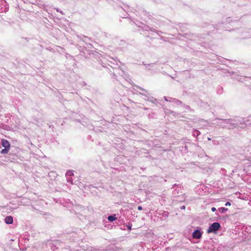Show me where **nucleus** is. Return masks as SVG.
I'll list each match as a JSON object with an SVG mask.
<instances>
[{
  "mask_svg": "<svg viewBox=\"0 0 251 251\" xmlns=\"http://www.w3.org/2000/svg\"><path fill=\"white\" fill-rule=\"evenodd\" d=\"M231 205V203L230 202H226V203H225V206H230Z\"/></svg>",
  "mask_w": 251,
  "mask_h": 251,
  "instance_id": "nucleus-15",
  "label": "nucleus"
},
{
  "mask_svg": "<svg viewBox=\"0 0 251 251\" xmlns=\"http://www.w3.org/2000/svg\"><path fill=\"white\" fill-rule=\"evenodd\" d=\"M4 221L7 224H11L13 221V218L11 216H7L5 217Z\"/></svg>",
  "mask_w": 251,
  "mask_h": 251,
  "instance_id": "nucleus-5",
  "label": "nucleus"
},
{
  "mask_svg": "<svg viewBox=\"0 0 251 251\" xmlns=\"http://www.w3.org/2000/svg\"><path fill=\"white\" fill-rule=\"evenodd\" d=\"M148 28H149V29L152 32H156L157 34L159 35V32L160 31H158L157 30H156V29L153 28H151V27H147Z\"/></svg>",
  "mask_w": 251,
  "mask_h": 251,
  "instance_id": "nucleus-13",
  "label": "nucleus"
},
{
  "mask_svg": "<svg viewBox=\"0 0 251 251\" xmlns=\"http://www.w3.org/2000/svg\"><path fill=\"white\" fill-rule=\"evenodd\" d=\"M170 100H169L170 102L175 103L177 105H179L181 103V101L178 100H177L175 98H170Z\"/></svg>",
  "mask_w": 251,
  "mask_h": 251,
  "instance_id": "nucleus-6",
  "label": "nucleus"
},
{
  "mask_svg": "<svg viewBox=\"0 0 251 251\" xmlns=\"http://www.w3.org/2000/svg\"><path fill=\"white\" fill-rule=\"evenodd\" d=\"M211 210L213 211V212H215L216 211V208L215 207H212L211 208Z\"/></svg>",
  "mask_w": 251,
  "mask_h": 251,
  "instance_id": "nucleus-20",
  "label": "nucleus"
},
{
  "mask_svg": "<svg viewBox=\"0 0 251 251\" xmlns=\"http://www.w3.org/2000/svg\"><path fill=\"white\" fill-rule=\"evenodd\" d=\"M137 88H139L140 90H142V91L144 92L145 93H140L141 94H142V95H146V94L147 95H149V93L147 92V91H146V90H145L144 89L142 88H141L139 86H137Z\"/></svg>",
  "mask_w": 251,
  "mask_h": 251,
  "instance_id": "nucleus-9",
  "label": "nucleus"
},
{
  "mask_svg": "<svg viewBox=\"0 0 251 251\" xmlns=\"http://www.w3.org/2000/svg\"><path fill=\"white\" fill-rule=\"evenodd\" d=\"M1 144L2 146V147H4V148L10 149V144L9 142L5 139H1Z\"/></svg>",
  "mask_w": 251,
  "mask_h": 251,
  "instance_id": "nucleus-4",
  "label": "nucleus"
},
{
  "mask_svg": "<svg viewBox=\"0 0 251 251\" xmlns=\"http://www.w3.org/2000/svg\"><path fill=\"white\" fill-rule=\"evenodd\" d=\"M168 213L167 212H165L163 213V215L164 216H168Z\"/></svg>",
  "mask_w": 251,
  "mask_h": 251,
  "instance_id": "nucleus-19",
  "label": "nucleus"
},
{
  "mask_svg": "<svg viewBox=\"0 0 251 251\" xmlns=\"http://www.w3.org/2000/svg\"><path fill=\"white\" fill-rule=\"evenodd\" d=\"M57 12H60L62 14H64L63 12L62 11L60 10L58 8L56 9Z\"/></svg>",
  "mask_w": 251,
  "mask_h": 251,
  "instance_id": "nucleus-17",
  "label": "nucleus"
},
{
  "mask_svg": "<svg viewBox=\"0 0 251 251\" xmlns=\"http://www.w3.org/2000/svg\"><path fill=\"white\" fill-rule=\"evenodd\" d=\"M128 228L130 230L131 229V226H130V224H129V226H128Z\"/></svg>",
  "mask_w": 251,
  "mask_h": 251,
  "instance_id": "nucleus-25",
  "label": "nucleus"
},
{
  "mask_svg": "<svg viewBox=\"0 0 251 251\" xmlns=\"http://www.w3.org/2000/svg\"><path fill=\"white\" fill-rule=\"evenodd\" d=\"M67 181H68V182H71V183H72L73 179H72V178H68L67 179Z\"/></svg>",
  "mask_w": 251,
  "mask_h": 251,
  "instance_id": "nucleus-16",
  "label": "nucleus"
},
{
  "mask_svg": "<svg viewBox=\"0 0 251 251\" xmlns=\"http://www.w3.org/2000/svg\"><path fill=\"white\" fill-rule=\"evenodd\" d=\"M208 140H211V139L210 138H208Z\"/></svg>",
  "mask_w": 251,
  "mask_h": 251,
  "instance_id": "nucleus-26",
  "label": "nucleus"
},
{
  "mask_svg": "<svg viewBox=\"0 0 251 251\" xmlns=\"http://www.w3.org/2000/svg\"><path fill=\"white\" fill-rule=\"evenodd\" d=\"M202 233L200 230H195L192 234V236L194 239H199L201 237Z\"/></svg>",
  "mask_w": 251,
  "mask_h": 251,
  "instance_id": "nucleus-3",
  "label": "nucleus"
},
{
  "mask_svg": "<svg viewBox=\"0 0 251 251\" xmlns=\"http://www.w3.org/2000/svg\"><path fill=\"white\" fill-rule=\"evenodd\" d=\"M164 98L165 100L166 101H169V100H170V98H169V100H168V99L167 98V97H164Z\"/></svg>",
  "mask_w": 251,
  "mask_h": 251,
  "instance_id": "nucleus-21",
  "label": "nucleus"
},
{
  "mask_svg": "<svg viewBox=\"0 0 251 251\" xmlns=\"http://www.w3.org/2000/svg\"><path fill=\"white\" fill-rule=\"evenodd\" d=\"M221 225L219 223L215 222L212 224L207 229L208 233H215L220 228Z\"/></svg>",
  "mask_w": 251,
  "mask_h": 251,
  "instance_id": "nucleus-1",
  "label": "nucleus"
},
{
  "mask_svg": "<svg viewBox=\"0 0 251 251\" xmlns=\"http://www.w3.org/2000/svg\"><path fill=\"white\" fill-rule=\"evenodd\" d=\"M10 149L8 148H4V149H2L1 151V153H2V154H6L7 153L9 150Z\"/></svg>",
  "mask_w": 251,
  "mask_h": 251,
  "instance_id": "nucleus-10",
  "label": "nucleus"
},
{
  "mask_svg": "<svg viewBox=\"0 0 251 251\" xmlns=\"http://www.w3.org/2000/svg\"><path fill=\"white\" fill-rule=\"evenodd\" d=\"M218 210L221 213H225L228 211V209L225 207H220L218 209Z\"/></svg>",
  "mask_w": 251,
  "mask_h": 251,
  "instance_id": "nucleus-8",
  "label": "nucleus"
},
{
  "mask_svg": "<svg viewBox=\"0 0 251 251\" xmlns=\"http://www.w3.org/2000/svg\"><path fill=\"white\" fill-rule=\"evenodd\" d=\"M138 209L139 210H141L142 209V206H139L138 207Z\"/></svg>",
  "mask_w": 251,
  "mask_h": 251,
  "instance_id": "nucleus-23",
  "label": "nucleus"
},
{
  "mask_svg": "<svg viewBox=\"0 0 251 251\" xmlns=\"http://www.w3.org/2000/svg\"><path fill=\"white\" fill-rule=\"evenodd\" d=\"M7 11V8L4 7H2L0 6V13L5 12Z\"/></svg>",
  "mask_w": 251,
  "mask_h": 251,
  "instance_id": "nucleus-11",
  "label": "nucleus"
},
{
  "mask_svg": "<svg viewBox=\"0 0 251 251\" xmlns=\"http://www.w3.org/2000/svg\"><path fill=\"white\" fill-rule=\"evenodd\" d=\"M213 143L214 145H218V142L215 140L213 141Z\"/></svg>",
  "mask_w": 251,
  "mask_h": 251,
  "instance_id": "nucleus-18",
  "label": "nucleus"
},
{
  "mask_svg": "<svg viewBox=\"0 0 251 251\" xmlns=\"http://www.w3.org/2000/svg\"><path fill=\"white\" fill-rule=\"evenodd\" d=\"M73 175H74V174L71 171H68L66 174V176H71Z\"/></svg>",
  "mask_w": 251,
  "mask_h": 251,
  "instance_id": "nucleus-12",
  "label": "nucleus"
},
{
  "mask_svg": "<svg viewBox=\"0 0 251 251\" xmlns=\"http://www.w3.org/2000/svg\"><path fill=\"white\" fill-rule=\"evenodd\" d=\"M180 209H185V206L184 205H183V206L180 207Z\"/></svg>",
  "mask_w": 251,
  "mask_h": 251,
  "instance_id": "nucleus-24",
  "label": "nucleus"
},
{
  "mask_svg": "<svg viewBox=\"0 0 251 251\" xmlns=\"http://www.w3.org/2000/svg\"><path fill=\"white\" fill-rule=\"evenodd\" d=\"M222 122L221 123V125L222 126H223V127L225 128V127H227V128H231V126H227L226 125L227 124H233V125H236V123H232V121L230 119H227V120H221Z\"/></svg>",
  "mask_w": 251,
  "mask_h": 251,
  "instance_id": "nucleus-2",
  "label": "nucleus"
},
{
  "mask_svg": "<svg viewBox=\"0 0 251 251\" xmlns=\"http://www.w3.org/2000/svg\"><path fill=\"white\" fill-rule=\"evenodd\" d=\"M146 67L148 69L150 70L151 68L154 65V64H145Z\"/></svg>",
  "mask_w": 251,
  "mask_h": 251,
  "instance_id": "nucleus-14",
  "label": "nucleus"
},
{
  "mask_svg": "<svg viewBox=\"0 0 251 251\" xmlns=\"http://www.w3.org/2000/svg\"><path fill=\"white\" fill-rule=\"evenodd\" d=\"M107 219L110 222H113L116 219V215H113L109 216L107 218Z\"/></svg>",
  "mask_w": 251,
  "mask_h": 251,
  "instance_id": "nucleus-7",
  "label": "nucleus"
},
{
  "mask_svg": "<svg viewBox=\"0 0 251 251\" xmlns=\"http://www.w3.org/2000/svg\"><path fill=\"white\" fill-rule=\"evenodd\" d=\"M195 132L197 134V136H198L200 134V132L198 130H196Z\"/></svg>",
  "mask_w": 251,
  "mask_h": 251,
  "instance_id": "nucleus-22",
  "label": "nucleus"
}]
</instances>
